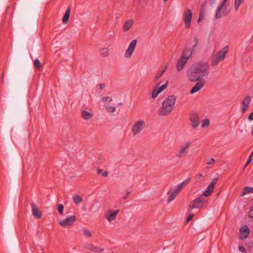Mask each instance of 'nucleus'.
<instances>
[{
    "mask_svg": "<svg viewBox=\"0 0 253 253\" xmlns=\"http://www.w3.org/2000/svg\"><path fill=\"white\" fill-rule=\"evenodd\" d=\"M209 70L207 62H200L191 67L188 73V78L192 82L199 81L208 75Z\"/></svg>",
    "mask_w": 253,
    "mask_h": 253,
    "instance_id": "1",
    "label": "nucleus"
},
{
    "mask_svg": "<svg viewBox=\"0 0 253 253\" xmlns=\"http://www.w3.org/2000/svg\"><path fill=\"white\" fill-rule=\"evenodd\" d=\"M176 100V96L173 95L166 98L163 101L161 107L158 111V114L160 116H166L169 115L174 108Z\"/></svg>",
    "mask_w": 253,
    "mask_h": 253,
    "instance_id": "2",
    "label": "nucleus"
},
{
    "mask_svg": "<svg viewBox=\"0 0 253 253\" xmlns=\"http://www.w3.org/2000/svg\"><path fill=\"white\" fill-rule=\"evenodd\" d=\"M230 11L229 0H222L220 2L215 12V18L216 19L225 17L228 15Z\"/></svg>",
    "mask_w": 253,
    "mask_h": 253,
    "instance_id": "3",
    "label": "nucleus"
},
{
    "mask_svg": "<svg viewBox=\"0 0 253 253\" xmlns=\"http://www.w3.org/2000/svg\"><path fill=\"white\" fill-rule=\"evenodd\" d=\"M146 127V122L143 120H138L132 125L131 128L133 136H135L141 133Z\"/></svg>",
    "mask_w": 253,
    "mask_h": 253,
    "instance_id": "4",
    "label": "nucleus"
},
{
    "mask_svg": "<svg viewBox=\"0 0 253 253\" xmlns=\"http://www.w3.org/2000/svg\"><path fill=\"white\" fill-rule=\"evenodd\" d=\"M169 81H167L166 82L161 86L160 85L161 84V82H158L156 85L154 86L152 93L151 97L153 99L156 98L158 95L164 91L168 86Z\"/></svg>",
    "mask_w": 253,
    "mask_h": 253,
    "instance_id": "5",
    "label": "nucleus"
},
{
    "mask_svg": "<svg viewBox=\"0 0 253 253\" xmlns=\"http://www.w3.org/2000/svg\"><path fill=\"white\" fill-rule=\"evenodd\" d=\"M205 202V198L202 196H201L191 201L189 207L191 210L196 208L200 209L203 207Z\"/></svg>",
    "mask_w": 253,
    "mask_h": 253,
    "instance_id": "6",
    "label": "nucleus"
},
{
    "mask_svg": "<svg viewBox=\"0 0 253 253\" xmlns=\"http://www.w3.org/2000/svg\"><path fill=\"white\" fill-rule=\"evenodd\" d=\"M193 13L190 9H187L183 13V21L185 28L188 29L190 27Z\"/></svg>",
    "mask_w": 253,
    "mask_h": 253,
    "instance_id": "7",
    "label": "nucleus"
},
{
    "mask_svg": "<svg viewBox=\"0 0 253 253\" xmlns=\"http://www.w3.org/2000/svg\"><path fill=\"white\" fill-rule=\"evenodd\" d=\"M137 41L136 40H133L130 42L129 44V45L126 50L124 56L126 58H130L133 52H134L137 44Z\"/></svg>",
    "mask_w": 253,
    "mask_h": 253,
    "instance_id": "8",
    "label": "nucleus"
},
{
    "mask_svg": "<svg viewBox=\"0 0 253 253\" xmlns=\"http://www.w3.org/2000/svg\"><path fill=\"white\" fill-rule=\"evenodd\" d=\"M191 144V142H186L180 146L178 152L176 154V156L178 158H181L185 156L187 154L188 149Z\"/></svg>",
    "mask_w": 253,
    "mask_h": 253,
    "instance_id": "9",
    "label": "nucleus"
},
{
    "mask_svg": "<svg viewBox=\"0 0 253 253\" xmlns=\"http://www.w3.org/2000/svg\"><path fill=\"white\" fill-rule=\"evenodd\" d=\"M191 125L193 128H196L199 125L200 119L196 113H192L190 115Z\"/></svg>",
    "mask_w": 253,
    "mask_h": 253,
    "instance_id": "10",
    "label": "nucleus"
},
{
    "mask_svg": "<svg viewBox=\"0 0 253 253\" xmlns=\"http://www.w3.org/2000/svg\"><path fill=\"white\" fill-rule=\"evenodd\" d=\"M76 220V217L75 215H73L60 221L59 224L63 227H65L73 225Z\"/></svg>",
    "mask_w": 253,
    "mask_h": 253,
    "instance_id": "11",
    "label": "nucleus"
},
{
    "mask_svg": "<svg viewBox=\"0 0 253 253\" xmlns=\"http://www.w3.org/2000/svg\"><path fill=\"white\" fill-rule=\"evenodd\" d=\"M120 210H117L116 211L109 210L105 213V217L109 222L115 220L118 213L119 212Z\"/></svg>",
    "mask_w": 253,
    "mask_h": 253,
    "instance_id": "12",
    "label": "nucleus"
},
{
    "mask_svg": "<svg viewBox=\"0 0 253 253\" xmlns=\"http://www.w3.org/2000/svg\"><path fill=\"white\" fill-rule=\"evenodd\" d=\"M205 81L202 80L198 82L190 90L191 94H194L199 91L204 85Z\"/></svg>",
    "mask_w": 253,
    "mask_h": 253,
    "instance_id": "13",
    "label": "nucleus"
},
{
    "mask_svg": "<svg viewBox=\"0 0 253 253\" xmlns=\"http://www.w3.org/2000/svg\"><path fill=\"white\" fill-rule=\"evenodd\" d=\"M228 51V46H225L224 48H223L221 50L215 52L213 54L216 55L217 56L220 57L222 60H224L225 56Z\"/></svg>",
    "mask_w": 253,
    "mask_h": 253,
    "instance_id": "14",
    "label": "nucleus"
},
{
    "mask_svg": "<svg viewBox=\"0 0 253 253\" xmlns=\"http://www.w3.org/2000/svg\"><path fill=\"white\" fill-rule=\"evenodd\" d=\"M187 61V59L184 58V57H181L180 58L176 64V69L178 72H180L182 70Z\"/></svg>",
    "mask_w": 253,
    "mask_h": 253,
    "instance_id": "15",
    "label": "nucleus"
},
{
    "mask_svg": "<svg viewBox=\"0 0 253 253\" xmlns=\"http://www.w3.org/2000/svg\"><path fill=\"white\" fill-rule=\"evenodd\" d=\"M240 231L241 233V238L242 239H246L249 235L250 229L247 225L242 227L240 229Z\"/></svg>",
    "mask_w": 253,
    "mask_h": 253,
    "instance_id": "16",
    "label": "nucleus"
},
{
    "mask_svg": "<svg viewBox=\"0 0 253 253\" xmlns=\"http://www.w3.org/2000/svg\"><path fill=\"white\" fill-rule=\"evenodd\" d=\"M190 178L189 177L182 182L178 184L173 189L178 194L184 187L189 183Z\"/></svg>",
    "mask_w": 253,
    "mask_h": 253,
    "instance_id": "17",
    "label": "nucleus"
},
{
    "mask_svg": "<svg viewBox=\"0 0 253 253\" xmlns=\"http://www.w3.org/2000/svg\"><path fill=\"white\" fill-rule=\"evenodd\" d=\"M251 97L249 96H246L242 102V112L243 113H245V112L248 109L250 103L251 102Z\"/></svg>",
    "mask_w": 253,
    "mask_h": 253,
    "instance_id": "18",
    "label": "nucleus"
},
{
    "mask_svg": "<svg viewBox=\"0 0 253 253\" xmlns=\"http://www.w3.org/2000/svg\"><path fill=\"white\" fill-rule=\"evenodd\" d=\"M134 24V20L132 19H129L126 20L123 27V31L124 32H126L128 31L133 25Z\"/></svg>",
    "mask_w": 253,
    "mask_h": 253,
    "instance_id": "19",
    "label": "nucleus"
},
{
    "mask_svg": "<svg viewBox=\"0 0 253 253\" xmlns=\"http://www.w3.org/2000/svg\"><path fill=\"white\" fill-rule=\"evenodd\" d=\"M31 207H32V209L33 215L34 216H35L37 218H40L42 216L41 212L37 208V207L34 203L32 202L31 203Z\"/></svg>",
    "mask_w": 253,
    "mask_h": 253,
    "instance_id": "20",
    "label": "nucleus"
},
{
    "mask_svg": "<svg viewBox=\"0 0 253 253\" xmlns=\"http://www.w3.org/2000/svg\"><path fill=\"white\" fill-rule=\"evenodd\" d=\"M81 116L84 120L88 121L92 118L93 114L91 112H88L83 110L81 111Z\"/></svg>",
    "mask_w": 253,
    "mask_h": 253,
    "instance_id": "21",
    "label": "nucleus"
},
{
    "mask_svg": "<svg viewBox=\"0 0 253 253\" xmlns=\"http://www.w3.org/2000/svg\"><path fill=\"white\" fill-rule=\"evenodd\" d=\"M167 194L169 195V197L167 200L168 203H169L171 202L178 194V193L172 188H171L169 189Z\"/></svg>",
    "mask_w": 253,
    "mask_h": 253,
    "instance_id": "22",
    "label": "nucleus"
},
{
    "mask_svg": "<svg viewBox=\"0 0 253 253\" xmlns=\"http://www.w3.org/2000/svg\"><path fill=\"white\" fill-rule=\"evenodd\" d=\"M85 248L95 253H99L104 251V249L103 248H100V247L94 246L91 244L86 245Z\"/></svg>",
    "mask_w": 253,
    "mask_h": 253,
    "instance_id": "23",
    "label": "nucleus"
},
{
    "mask_svg": "<svg viewBox=\"0 0 253 253\" xmlns=\"http://www.w3.org/2000/svg\"><path fill=\"white\" fill-rule=\"evenodd\" d=\"M223 61V60H222L221 58L217 56L216 55L213 54L212 60L211 61V65L212 66H215L217 65L221 61Z\"/></svg>",
    "mask_w": 253,
    "mask_h": 253,
    "instance_id": "24",
    "label": "nucleus"
},
{
    "mask_svg": "<svg viewBox=\"0 0 253 253\" xmlns=\"http://www.w3.org/2000/svg\"><path fill=\"white\" fill-rule=\"evenodd\" d=\"M213 189L214 187H212V185H209L206 189L203 191V196H204L205 197L209 196L213 191Z\"/></svg>",
    "mask_w": 253,
    "mask_h": 253,
    "instance_id": "25",
    "label": "nucleus"
},
{
    "mask_svg": "<svg viewBox=\"0 0 253 253\" xmlns=\"http://www.w3.org/2000/svg\"><path fill=\"white\" fill-rule=\"evenodd\" d=\"M192 54V52L191 50L189 48H187L183 50L182 55L181 57H184V58H186L187 60H188Z\"/></svg>",
    "mask_w": 253,
    "mask_h": 253,
    "instance_id": "26",
    "label": "nucleus"
},
{
    "mask_svg": "<svg viewBox=\"0 0 253 253\" xmlns=\"http://www.w3.org/2000/svg\"><path fill=\"white\" fill-rule=\"evenodd\" d=\"M70 8L69 7L66 11L63 18L62 22L64 24H67L68 22V20L70 17Z\"/></svg>",
    "mask_w": 253,
    "mask_h": 253,
    "instance_id": "27",
    "label": "nucleus"
},
{
    "mask_svg": "<svg viewBox=\"0 0 253 253\" xmlns=\"http://www.w3.org/2000/svg\"><path fill=\"white\" fill-rule=\"evenodd\" d=\"M99 53L103 57H107L109 54V49L108 47H103L99 50Z\"/></svg>",
    "mask_w": 253,
    "mask_h": 253,
    "instance_id": "28",
    "label": "nucleus"
},
{
    "mask_svg": "<svg viewBox=\"0 0 253 253\" xmlns=\"http://www.w3.org/2000/svg\"><path fill=\"white\" fill-rule=\"evenodd\" d=\"M244 2V0H235L234 8L235 11H237L241 4Z\"/></svg>",
    "mask_w": 253,
    "mask_h": 253,
    "instance_id": "29",
    "label": "nucleus"
},
{
    "mask_svg": "<svg viewBox=\"0 0 253 253\" xmlns=\"http://www.w3.org/2000/svg\"><path fill=\"white\" fill-rule=\"evenodd\" d=\"M210 124V121L208 119H206L202 121V125L201 126L203 128H205L208 127Z\"/></svg>",
    "mask_w": 253,
    "mask_h": 253,
    "instance_id": "30",
    "label": "nucleus"
},
{
    "mask_svg": "<svg viewBox=\"0 0 253 253\" xmlns=\"http://www.w3.org/2000/svg\"><path fill=\"white\" fill-rule=\"evenodd\" d=\"M253 192V187H246L244 189V191L242 193V196H244L245 195Z\"/></svg>",
    "mask_w": 253,
    "mask_h": 253,
    "instance_id": "31",
    "label": "nucleus"
},
{
    "mask_svg": "<svg viewBox=\"0 0 253 253\" xmlns=\"http://www.w3.org/2000/svg\"><path fill=\"white\" fill-rule=\"evenodd\" d=\"M73 201L75 204H78L83 201V199L81 196L76 195L73 197Z\"/></svg>",
    "mask_w": 253,
    "mask_h": 253,
    "instance_id": "32",
    "label": "nucleus"
},
{
    "mask_svg": "<svg viewBox=\"0 0 253 253\" xmlns=\"http://www.w3.org/2000/svg\"><path fill=\"white\" fill-rule=\"evenodd\" d=\"M163 75V72L161 73L160 71H159L154 77V82H156L160 78L162 77Z\"/></svg>",
    "mask_w": 253,
    "mask_h": 253,
    "instance_id": "33",
    "label": "nucleus"
},
{
    "mask_svg": "<svg viewBox=\"0 0 253 253\" xmlns=\"http://www.w3.org/2000/svg\"><path fill=\"white\" fill-rule=\"evenodd\" d=\"M215 160L212 158H209L206 160V164L208 165H212L214 164Z\"/></svg>",
    "mask_w": 253,
    "mask_h": 253,
    "instance_id": "34",
    "label": "nucleus"
},
{
    "mask_svg": "<svg viewBox=\"0 0 253 253\" xmlns=\"http://www.w3.org/2000/svg\"><path fill=\"white\" fill-rule=\"evenodd\" d=\"M34 66L36 68L40 69L41 68V64L38 59H36L34 62Z\"/></svg>",
    "mask_w": 253,
    "mask_h": 253,
    "instance_id": "35",
    "label": "nucleus"
},
{
    "mask_svg": "<svg viewBox=\"0 0 253 253\" xmlns=\"http://www.w3.org/2000/svg\"><path fill=\"white\" fill-rule=\"evenodd\" d=\"M106 109L110 113H114L116 110V108L114 107L109 106L108 105L106 106Z\"/></svg>",
    "mask_w": 253,
    "mask_h": 253,
    "instance_id": "36",
    "label": "nucleus"
},
{
    "mask_svg": "<svg viewBox=\"0 0 253 253\" xmlns=\"http://www.w3.org/2000/svg\"><path fill=\"white\" fill-rule=\"evenodd\" d=\"M64 210V206L62 204H59L58 206V211L60 214H63Z\"/></svg>",
    "mask_w": 253,
    "mask_h": 253,
    "instance_id": "37",
    "label": "nucleus"
},
{
    "mask_svg": "<svg viewBox=\"0 0 253 253\" xmlns=\"http://www.w3.org/2000/svg\"><path fill=\"white\" fill-rule=\"evenodd\" d=\"M204 18V14L203 13V12L202 11H200V14H199V17L197 20V22L198 23H200L202 21V20H203Z\"/></svg>",
    "mask_w": 253,
    "mask_h": 253,
    "instance_id": "38",
    "label": "nucleus"
},
{
    "mask_svg": "<svg viewBox=\"0 0 253 253\" xmlns=\"http://www.w3.org/2000/svg\"><path fill=\"white\" fill-rule=\"evenodd\" d=\"M84 235L86 237H90L91 236V233L90 231L87 229H84L83 230Z\"/></svg>",
    "mask_w": 253,
    "mask_h": 253,
    "instance_id": "39",
    "label": "nucleus"
},
{
    "mask_svg": "<svg viewBox=\"0 0 253 253\" xmlns=\"http://www.w3.org/2000/svg\"><path fill=\"white\" fill-rule=\"evenodd\" d=\"M102 101L105 102H110L112 101V99L110 97H103L102 98Z\"/></svg>",
    "mask_w": 253,
    "mask_h": 253,
    "instance_id": "40",
    "label": "nucleus"
},
{
    "mask_svg": "<svg viewBox=\"0 0 253 253\" xmlns=\"http://www.w3.org/2000/svg\"><path fill=\"white\" fill-rule=\"evenodd\" d=\"M217 179L216 178H214L212 180V181L210 182V185H212V187H214V185L217 182Z\"/></svg>",
    "mask_w": 253,
    "mask_h": 253,
    "instance_id": "41",
    "label": "nucleus"
},
{
    "mask_svg": "<svg viewBox=\"0 0 253 253\" xmlns=\"http://www.w3.org/2000/svg\"><path fill=\"white\" fill-rule=\"evenodd\" d=\"M252 158L251 157L249 156L244 167V169H245L250 163V162L252 161Z\"/></svg>",
    "mask_w": 253,
    "mask_h": 253,
    "instance_id": "42",
    "label": "nucleus"
},
{
    "mask_svg": "<svg viewBox=\"0 0 253 253\" xmlns=\"http://www.w3.org/2000/svg\"><path fill=\"white\" fill-rule=\"evenodd\" d=\"M130 192H131V191H128V190H127V191H126V193L125 195L124 196V197L123 199H124V200H125V199H127V198L129 197V194H130Z\"/></svg>",
    "mask_w": 253,
    "mask_h": 253,
    "instance_id": "43",
    "label": "nucleus"
},
{
    "mask_svg": "<svg viewBox=\"0 0 253 253\" xmlns=\"http://www.w3.org/2000/svg\"><path fill=\"white\" fill-rule=\"evenodd\" d=\"M249 216L250 218H253V208H251L249 212Z\"/></svg>",
    "mask_w": 253,
    "mask_h": 253,
    "instance_id": "44",
    "label": "nucleus"
},
{
    "mask_svg": "<svg viewBox=\"0 0 253 253\" xmlns=\"http://www.w3.org/2000/svg\"><path fill=\"white\" fill-rule=\"evenodd\" d=\"M239 251L242 253H244L245 251V249L243 246H239Z\"/></svg>",
    "mask_w": 253,
    "mask_h": 253,
    "instance_id": "45",
    "label": "nucleus"
},
{
    "mask_svg": "<svg viewBox=\"0 0 253 253\" xmlns=\"http://www.w3.org/2000/svg\"><path fill=\"white\" fill-rule=\"evenodd\" d=\"M248 120L250 121L253 120V113H251L250 114L248 117Z\"/></svg>",
    "mask_w": 253,
    "mask_h": 253,
    "instance_id": "46",
    "label": "nucleus"
},
{
    "mask_svg": "<svg viewBox=\"0 0 253 253\" xmlns=\"http://www.w3.org/2000/svg\"><path fill=\"white\" fill-rule=\"evenodd\" d=\"M193 216H194L193 214H190L189 215V216L187 217V221L189 222L190 220H191L192 219V218L193 217Z\"/></svg>",
    "mask_w": 253,
    "mask_h": 253,
    "instance_id": "47",
    "label": "nucleus"
},
{
    "mask_svg": "<svg viewBox=\"0 0 253 253\" xmlns=\"http://www.w3.org/2000/svg\"><path fill=\"white\" fill-rule=\"evenodd\" d=\"M98 86L100 89H102L105 87L104 84H99Z\"/></svg>",
    "mask_w": 253,
    "mask_h": 253,
    "instance_id": "48",
    "label": "nucleus"
},
{
    "mask_svg": "<svg viewBox=\"0 0 253 253\" xmlns=\"http://www.w3.org/2000/svg\"><path fill=\"white\" fill-rule=\"evenodd\" d=\"M194 42H195V45L194 46V48H195V47H196L198 44V40L197 39V38H195L194 39Z\"/></svg>",
    "mask_w": 253,
    "mask_h": 253,
    "instance_id": "49",
    "label": "nucleus"
},
{
    "mask_svg": "<svg viewBox=\"0 0 253 253\" xmlns=\"http://www.w3.org/2000/svg\"><path fill=\"white\" fill-rule=\"evenodd\" d=\"M108 175V172L106 171L102 173V176L104 177H107Z\"/></svg>",
    "mask_w": 253,
    "mask_h": 253,
    "instance_id": "50",
    "label": "nucleus"
},
{
    "mask_svg": "<svg viewBox=\"0 0 253 253\" xmlns=\"http://www.w3.org/2000/svg\"><path fill=\"white\" fill-rule=\"evenodd\" d=\"M102 170L100 169H98L97 170V173L100 174L102 173Z\"/></svg>",
    "mask_w": 253,
    "mask_h": 253,
    "instance_id": "51",
    "label": "nucleus"
},
{
    "mask_svg": "<svg viewBox=\"0 0 253 253\" xmlns=\"http://www.w3.org/2000/svg\"><path fill=\"white\" fill-rule=\"evenodd\" d=\"M168 65H166L164 69H163V70L160 71L161 73L163 72V74L165 72L167 68Z\"/></svg>",
    "mask_w": 253,
    "mask_h": 253,
    "instance_id": "52",
    "label": "nucleus"
},
{
    "mask_svg": "<svg viewBox=\"0 0 253 253\" xmlns=\"http://www.w3.org/2000/svg\"><path fill=\"white\" fill-rule=\"evenodd\" d=\"M216 0H209L211 3L213 4L215 3Z\"/></svg>",
    "mask_w": 253,
    "mask_h": 253,
    "instance_id": "53",
    "label": "nucleus"
},
{
    "mask_svg": "<svg viewBox=\"0 0 253 253\" xmlns=\"http://www.w3.org/2000/svg\"><path fill=\"white\" fill-rule=\"evenodd\" d=\"M251 134L253 136V125L252 126Z\"/></svg>",
    "mask_w": 253,
    "mask_h": 253,
    "instance_id": "54",
    "label": "nucleus"
},
{
    "mask_svg": "<svg viewBox=\"0 0 253 253\" xmlns=\"http://www.w3.org/2000/svg\"><path fill=\"white\" fill-rule=\"evenodd\" d=\"M250 156L252 158H253V151L252 152L251 154V155Z\"/></svg>",
    "mask_w": 253,
    "mask_h": 253,
    "instance_id": "55",
    "label": "nucleus"
},
{
    "mask_svg": "<svg viewBox=\"0 0 253 253\" xmlns=\"http://www.w3.org/2000/svg\"><path fill=\"white\" fill-rule=\"evenodd\" d=\"M198 177H201L202 176V175L201 174H199L198 175Z\"/></svg>",
    "mask_w": 253,
    "mask_h": 253,
    "instance_id": "56",
    "label": "nucleus"
},
{
    "mask_svg": "<svg viewBox=\"0 0 253 253\" xmlns=\"http://www.w3.org/2000/svg\"><path fill=\"white\" fill-rule=\"evenodd\" d=\"M3 77H4V74L2 73V77H1L2 80L3 79Z\"/></svg>",
    "mask_w": 253,
    "mask_h": 253,
    "instance_id": "57",
    "label": "nucleus"
},
{
    "mask_svg": "<svg viewBox=\"0 0 253 253\" xmlns=\"http://www.w3.org/2000/svg\"><path fill=\"white\" fill-rule=\"evenodd\" d=\"M168 0H164V2L167 1Z\"/></svg>",
    "mask_w": 253,
    "mask_h": 253,
    "instance_id": "58",
    "label": "nucleus"
},
{
    "mask_svg": "<svg viewBox=\"0 0 253 253\" xmlns=\"http://www.w3.org/2000/svg\"><path fill=\"white\" fill-rule=\"evenodd\" d=\"M252 208H253V207Z\"/></svg>",
    "mask_w": 253,
    "mask_h": 253,
    "instance_id": "59",
    "label": "nucleus"
}]
</instances>
